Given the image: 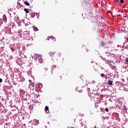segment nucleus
I'll return each instance as SVG.
<instances>
[{"mask_svg": "<svg viewBox=\"0 0 128 128\" xmlns=\"http://www.w3.org/2000/svg\"><path fill=\"white\" fill-rule=\"evenodd\" d=\"M50 56L52 57V60H58V58L62 56V54L60 52H49Z\"/></svg>", "mask_w": 128, "mask_h": 128, "instance_id": "nucleus-1", "label": "nucleus"}, {"mask_svg": "<svg viewBox=\"0 0 128 128\" xmlns=\"http://www.w3.org/2000/svg\"><path fill=\"white\" fill-rule=\"evenodd\" d=\"M47 40H50L51 42H54L56 40V38L54 37L53 36H51L50 38H47Z\"/></svg>", "mask_w": 128, "mask_h": 128, "instance_id": "nucleus-2", "label": "nucleus"}, {"mask_svg": "<svg viewBox=\"0 0 128 128\" xmlns=\"http://www.w3.org/2000/svg\"><path fill=\"white\" fill-rule=\"evenodd\" d=\"M114 7L115 8H120V5H118V4L116 3L114 5Z\"/></svg>", "mask_w": 128, "mask_h": 128, "instance_id": "nucleus-3", "label": "nucleus"}, {"mask_svg": "<svg viewBox=\"0 0 128 128\" xmlns=\"http://www.w3.org/2000/svg\"><path fill=\"white\" fill-rule=\"evenodd\" d=\"M3 20L4 22H7L8 18H6V15L3 16Z\"/></svg>", "mask_w": 128, "mask_h": 128, "instance_id": "nucleus-4", "label": "nucleus"}, {"mask_svg": "<svg viewBox=\"0 0 128 128\" xmlns=\"http://www.w3.org/2000/svg\"><path fill=\"white\" fill-rule=\"evenodd\" d=\"M44 110H45L46 112V114H48V106H46L45 107Z\"/></svg>", "mask_w": 128, "mask_h": 128, "instance_id": "nucleus-5", "label": "nucleus"}, {"mask_svg": "<svg viewBox=\"0 0 128 128\" xmlns=\"http://www.w3.org/2000/svg\"><path fill=\"white\" fill-rule=\"evenodd\" d=\"M38 58V62H40V64H42V62H43V60L40 58Z\"/></svg>", "mask_w": 128, "mask_h": 128, "instance_id": "nucleus-6", "label": "nucleus"}, {"mask_svg": "<svg viewBox=\"0 0 128 128\" xmlns=\"http://www.w3.org/2000/svg\"><path fill=\"white\" fill-rule=\"evenodd\" d=\"M24 11L25 12H26V14L30 13V12L28 11V8H24Z\"/></svg>", "mask_w": 128, "mask_h": 128, "instance_id": "nucleus-7", "label": "nucleus"}, {"mask_svg": "<svg viewBox=\"0 0 128 128\" xmlns=\"http://www.w3.org/2000/svg\"><path fill=\"white\" fill-rule=\"evenodd\" d=\"M33 30L34 32H38V28L36 26L34 27Z\"/></svg>", "mask_w": 128, "mask_h": 128, "instance_id": "nucleus-8", "label": "nucleus"}, {"mask_svg": "<svg viewBox=\"0 0 128 128\" xmlns=\"http://www.w3.org/2000/svg\"><path fill=\"white\" fill-rule=\"evenodd\" d=\"M108 84H110V86H112V80H109Z\"/></svg>", "mask_w": 128, "mask_h": 128, "instance_id": "nucleus-9", "label": "nucleus"}, {"mask_svg": "<svg viewBox=\"0 0 128 128\" xmlns=\"http://www.w3.org/2000/svg\"><path fill=\"white\" fill-rule=\"evenodd\" d=\"M24 4H26V6H30V3L26 1L24 2Z\"/></svg>", "mask_w": 128, "mask_h": 128, "instance_id": "nucleus-10", "label": "nucleus"}, {"mask_svg": "<svg viewBox=\"0 0 128 128\" xmlns=\"http://www.w3.org/2000/svg\"><path fill=\"white\" fill-rule=\"evenodd\" d=\"M100 76H101L102 78H106V74H101Z\"/></svg>", "mask_w": 128, "mask_h": 128, "instance_id": "nucleus-11", "label": "nucleus"}, {"mask_svg": "<svg viewBox=\"0 0 128 128\" xmlns=\"http://www.w3.org/2000/svg\"><path fill=\"white\" fill-rule=\"evenodd\" d=\"M10 50L12 52H14L16 50V48H10Z\"/></svg>", "mask_w": 128, "mask_h": 128, "instance_id": "nucleus-12", "label": "nucleus"}, {"mask_svg": "<svg viewBox=\"0 0 128 128\" xmlns=\"http://www.w3.org/2000/svg\"><path fill=\"white\" fill-rule=\"evenodd\" d=\"M125 62H126V64H128V58H126V59Z\"/></svg>", "mask_w": 128, "mask_h": 128, "instance_id": "nucleus-13", "label": "nucleus"}, {"mask_svg": "<svg viewBox=\"0 0 128 128\" xmlns=\"http://www.w3.org/2000/svg\"><path fill=\"white\" fill-rule=\"evenodd\" d=\"M76 90H78V92H82V90H80H80H78V88H76Z\"/></svg>", "mask_w": 128, "mask_h": 128, "instance_id": "nucleus-14", "label": "nucleus"}, {"mask_svg": "<svg viewBox=\"0 0 128 128\" xmlns=\"http://www.w3.org/2000/svg\"><path fill=\"white\" fill-rule=\"evenodd\" d=\"M120 2H121V4H124V0H120Z\"/></svg>", "mask_w": 128, "mask_h": 128, "instance_id": "nucleus-15", "label": "nucleus"}, {"mask_svg": "<svg viewBox=\"0 0 128 128\" xmlns=\"http://www.w3.org/2000/svg\"><path fill=\"white\" fill-rule=\"evenodd\" d=\"M106 111L107 112H108V108H106Z\"/></svg>", "mask_w": 128, "mask_h": 128, "instance_id": "nucleus-16", "label": "nucleus"}, {"mask_svg": "<svg viewBox=\"0 0 128 128\" xmlns=\"http://www.w3.org/2000/svg\"><path fill=\"white\" fill-rule=\"evenodd\" d=\"M0 82H2V79L1 78H0Z\"/></svg>", "mask_w": 128, "mask_h": 128, "instance_id": "nucleus-17", "label": "nucleus"}, {"mask_svg": "<svg viewBox=\"0 0 128 128\" xmlns=\"http://www.w3.org/2000/svg\"><path fill=\"white\" fill-rule=\"evenodd\" d=\"M101 44H102V46H104V44L103 42H102Z\"/></svg>", "mask_w": 128, "mask_h": 128, "instance_id": "nucleus-18", "label": "nucleus"}, {"mask_svg": "<svg viewBox=\"0 0 128 128\" xmlns=\"http://www.w3.org/2000/svg\"><path fill=\"white\" fill-rule=\"evenodd\" d=\"M102 120H105L106 118H102Z\"/></svg>", "mask_w": 128, "mask_h": 128, "instance_id": "nucleus-19", "label": "nucleus"}, {"mask_svg": "<svg viewBox=\"0 0 128 128\" xmlns=\"http://www.w3.org/2000/svg\"><path fill=\"white\" fill-rule=\"evenodd\" d=\"M126 41L128 42V38H126Z\"/></svg>", "mask_w": 128, "mask_h": 128, "instance_id": "nucleus-20", "label": "nucleus"}, {"mask_svg": "<svg viewBox=\"0 0 128 128\" xmlns=\"http://www.w3.org/2000/svg\"><path fill=\"white\" fill-rule=\"evenodd\" d=\"M60 78H62V76H60Z\"/></svg>", "mask_w": 128, "mask_h": 128, "instance_id": "nucleus-21", "label": "nucleus"}, {"mask_svg": "<svg viewBox=\"0 0 128 128\" xmlns=\"http://www.w3.org/2000/svg\"><path fill=\"white\" fill-rule=\"evenodd\" d=\"M72 32H74V30L72 31Z\"/></svg>", "mask_w": 128, "mask_h": 128, "instance_id": "nucleus-22", "label": "nucleus"}, {"mask_svg": "<svg viewBox=\"0 0 128 128\" xmlns=\"http://www.w3.org/2000/svg\"><path fill=\"white\" fill-rule=\"evenodd\" d=\"M54 68H56V66H54Z\"/></svg>", "mask_w": 128, "mask_h": 128, "instance_id": "nucleus-23", "label": "nucleus"}]
</instances>
